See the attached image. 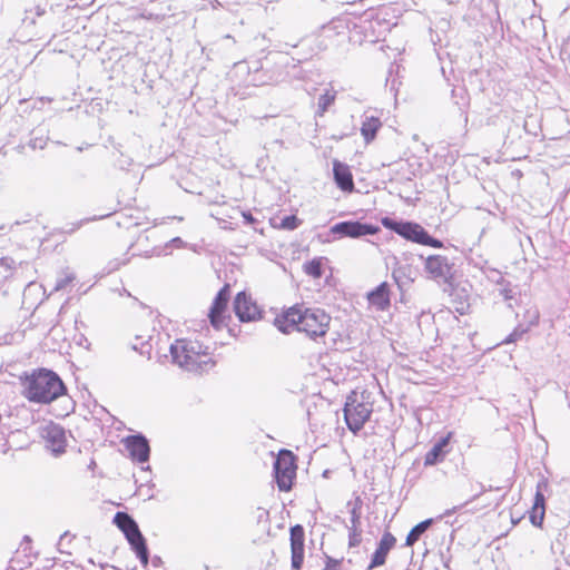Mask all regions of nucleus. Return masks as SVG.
I'll return each instance as SVG.
<instances>
[{"label": "nucleus", "mask_w": 570, "mask_h": 570, "mask_svg": "<svg viewBox=\"0 0 570 570\" xmlns=\"http://www.w3.org/2000/svg\"><path fill=\"white\" fill-rule=\"evenodd\" d=\"M331 317L320 308L292 307L275 324L283 333H291L296 330L309 337L323 336L326 334Z\"/></svg>", "instance_id": "nucleus-1"}, {"label": "nucleus", "mask_w": 570, "mask_h": 570, "mask_svg": "<svg viewBox=\"0 0 570 570\" xmlns=\"http://www.w3.org/2000/svg\"><path fill=\"white\" fill-rule=\"evenodd\" d=\"M66 386L52 371L39 370L27 379L26 397L31 402L50 403L65 394Z\"/></svg>", "instance_id": "nucleus-2"}, {"label": "nucleus", "mask_w": 570, "mask_h": 570, "mask_svg": "<svg viewBox=\"0 0 570 570\" xmlns=\"http://www.w3.org/2000/svg\"><path fill=\"white\" fill-rule=\"evenodd\" d=\"M173 362L188 372L202 373L214 365L209 354L196 341L177 340L170 345Z\"/></svg>", "instance_id": "nucleus-3"}, {"label": "nucleus", "mask_w": 570, "mask_h": 570, "mask_svg": "<svg viewBox=\"0 0 570 570\" xmlns=\"http://www.w3.org/2000/svg\"><path fill=\"white\" fill-rule=\"evenodd\" d=\"M382 224L384 227L396 233L406 240H411L421 245H428L434 248H440L443 246L441 240L432 237L421 225L416 223L384 217L382 219Z\"/></svg>", "instance_id": "nucleus-4"}, {"label": "nucleus", "mask_w": 570, "mask_h": 570, "mask_svg": "<svg viewBox=\"0 0 570 570\" xmlns=\"http://www.w3.org/2000/svg\"><path fill=\"white\" fill-rule=\"evenodd\" d=\"M276 483L281 491H288L296 475L295 458L288 450H282L274 462Z\"/></svg>", "instance_id": "nucleus-5"}, {"label": "nucleus", "mask_w": 570, "mask_h": 570, "mask_svg": "<svg viewBox=\"0 0 570 570\" xmlns=\"http://www.w3.org/2000/svg\"><path fill=\"white\" fill-rule=\"evenodd\" d=\"M234 312L242 322L255 321L261 315L257 305L244 292L236 295Z\"/></svg>", "instance_id": "nucleus-6"}, {"label": "nucleus", "mask_w": 570, "mask_h": 570, "mask_svg": "<svg viewBox=\"0 0 570 570\" xmlns=\"http://www.w3.org/2000/svg\"><path fill=\"white\" fill-rule=\"evenodd\" d=\"M304 529L296 524L291 528L292 568L301 570L304 560Z\"/></svg>", "instance_id": "nucleus-7"}, {"label": "nucleus", "mask_w": 570, "mask_h": 570, "mask_svg": "<svg viewBox=\"0 0 570 570\" xmlns=\"http://www.w3.org/2000/svg\"><path fill=\"white\" fill-rule=\"evenodd\" d=\"M42 436L46 446L55 454L65 452L66 434L62 428L56 424H49L43 429Z\"/></svg>", "instance_id": "nucleus-8"}, {"label": "nucleus", "mask_w": 570, "mask_h": 570, "mask_svg": "<svg viewBox=\"0 0 570 570\" xmlns=\"http://www.w3.org/2000/svg\"><path fill=\"white\" fill-rule=\"evenodd\" d=\"M229 294H230L229 285H225L217 293V295L213 302V305H212L208 316H209L212 325L215 328H219L224 323L223 314L226 309V306H227V303L229 299Z\"/></svg>", "instance_id": "nucleus-9"}, {"label": "nucleus", "mask_w": 570, "mask_h": 570, "mask_svg": "<svg viewBox=\"0 0 570 570\" xmlns=\"http://www.w3.org/2000/svg\"><path fill=\"white\" fill-rule=\"evenodd\" d=\"M126 448L128 449L131 459L145 463L149 460L150 448L148 440L141 435H131L126 439Z\"/></svg>", "instance_id": "nucleus-10"}, {"label": "nucleus", "mask_w": 570, "mask_h": 570, "mask_svg": "<svg viewBox=\"0 0 570 570\" xmlns=\"http://www.w3.org/2000/svg\"><path fill=\"white\" fill-rule=\"evenodd\" d=\"M395 543V537L391 532H384L377 544V548L375 549L374 553L371 557V562L367 567V570H372L374 568L383 566L386 561L389 552L391 551V549H393Z\"/></svg>", "instance_id": "nucleus-11"}, {"label": "nucleus", "mask_w": 570, "mask_h": 570, "mask_svg": "<svg viewBox=\"0 0 570 570\" xmlns=\"http://www.w3.org/2000/svg\"><path fill=\"white\" fill-rule=\"evenodd\" d=\"M362 126L360 128L361 135L363 136L365 144L372 142L377 131L382 127V121L377 110H367L362 115Z\"/></svg>", "instance_id": "nucleus-12"}, {"label": "nucleus", "mask_w": 570, "mask_h": 570, "mask_svg": "<svg viewBox=\"0 0 570 570\" xmlns=\"http://www.w3.org/2000/svg\"><path fill=\"white\" fill-rule=\"evenodd\" d=\"M425 271L434 279H448L451 266L446 257L441 255L429 256L425 261Z\"/></svg>", "instance_id": "nucleus-13"}, {"label": "nucleus", "mask_w": 570, "mask_h": 570, "mask_svg": "<svg viewBox=\"0 0 570 570\" xmlns=\"http://www.w3.org/2000/svg\"><path fill=\"white\" fill-rule=\"evenodd\" d=\"M367 301L377 311H384L390 306V293L387 283H381L373 291L367 293Z\"/></svg>", "instance_id": "nucleus-14"}, {"label": "nucleus", "mask_w": 570, "mask_h": 570, "mask_svg": "<svg viewBox=\"0 0 570 570\" xmlns=\"http://www.w3.org/2000/svg\"><path fill=\"white\" fill-rule=\"evenodd\" d=\"M131 547V549L136 552V556L140 560L144 567H147L149 560V552L146 544V539L144 538L140 530L130 534L126 538Z\"/></svg>", "instance_id": "nucleus-15"}, {"label": "nucleus", "mask_w": 570, "mask_h": 570, "mask_svg": "<svg viewBox=\"0 0 570 570\" xmlns=\"http://www.w3.org/2000/svg\"><path fill=\"white\" fill-rule=\"evenodd\" d=\"M334 178L342 190H353V176L347 166L341 163H334Z\"/></svg>", "instance_id": "nucleus-16"}, {"label": "nucleus", "mask_w": 570, "mask_h": 570, "mask_svg": "<svg viewBox=\"0 0 570 570\" xmlns=\"http://www.w3.org/2000/svg\"><path fill=\"white\" fill-rule=\"evenodd\" d=\"M114 522L126 538L139 530L137 522L126 512H117Z\"/></svg>", "instance_id": "nucleus-17"}, {"label": "nucleus", "mask_w": 570, "mask_h": 570, "mask_svg": "<svg viewBox=\"0 0 570 570\" xmlns=\"http://www.w3.org/2000/svg\"><path fill=\"white\" fill-rule=\"evenodd\" d=\"M330 233L336 238L351 237L356 238V222H342L331 227Z\"/></svg>", "instance_id": "nucleus-18"}, {"label": "nucleus", "mask_w": 570, "mask_h": 570, "mask_svg": "<svg viewBox=\"0 0 570 570\" xmlns=\"http://www.w3.org/2000/svg\"><path fill=\"white\" fill-rule=\"evenodd\" d=\"M433 522L434 519H426L414 525L406 537L405 544L407 547H412L416 541H419L421 535L425 531H428V529L433 524Z\"/></svg>", "instance_id": "nucleus-19"}, {"label": "nucleus", "mask_w": 570, "mask_h": 570, "mask_svg": "<svg viewBox=\"0 0 570 570\" xmlns=\"http://www.w3.org/2000/svg\"><path fill=\"white\" fill-rule=\"evenodd\" d=\"M355 391L351 392V395L347 397V402L344 407V419L345 422L353 434H356V407L353 406L354 400L353 395Z\"/></svg>", "instance_id": "nucleus-20"}, {"label": "nucleus", "mask_w": 570, "mask_h": 570, "mask_svg": "<svg viewBox=\"0 0 570 570\" xmlns=\"http://www.w3.org/2000/svg\"><path fill=\"white\" fill-rule=\"evenodd\" d=\"M445 451L440 450L439 446L433 445L432 449L425 454L424 464L435 465L436 463L443 461Z\"/></svg>", "instance_id": "nucleus-21"}, {"label": "nucleus", "mask_w": 570, "mask_h": 570, "mask_svg": "<svg viewBox=\"0 0 570 570\" xmlns=\"http://www.w3.org/2000/svg\"><path fill=\"white\" fill-rule=\"evenodd\" d=\"M335 100V92H332L331 90H326L325 94H323L318 99V110L317 115L323 116L324 112L327 110V108L334 102Z\"/></svg>", "instance_id": "nucleus-22"}, {"label": "nucleus", "mask_w": 570, "mask_h": 570, "mask_svg": "<svg viewBox=\"0 0 570 570\" xmlns=\"http://www.w3.org/2000/svg\"><path fill=\"white\" fill-rule=\"evenodd\" d=\"M348 512L351 513V523L352 528L350 531V546H354L356 543V503L347 502Z\"/></svg>", "instance_id": "nucleus-23"}, {"label": "nucleus", "mask_w": 570, "mask_h": 570, "mask_svg": "<svg viewBox=\"0 0 570 570\" xmlns=\"http://www.w3.org/2000/svg\"><path fill=\"white\" fill-rule=\"evenodd\" d=\"M304 271L307 275L314 278L322 276V262L321 259H313L304 265Z\"/></svg>", "instance_id": "nucleus-24"}, {"label": "nucleus", "mask_w": 570, "mask_h": 570, "mask_svg": "<svg viewBox=\"0 0 570 570\" xmlns=\"http://www.w3.org/2000/svg\"><path fill=\"white\" fill-rule=\"evenodd\" d=\"M73 279L75 275L72 273H65L57 278L53 291L58 292L66 288Z\"/></svg>", "instance_id": "nucleus-25"}, {"label": "nucleus", "mask_w": 570, "mask_h": 570, "mask_svg": "<svg viewBox=\"0 0 570 570\" xmlns=\"http://www.w3.org/2000/svg\"><path fill=\"white\" fill-rule=\"evenodd\" d=\"M528 330H529V326L528 327L518 326L517 328H514V331L512 333H510L502 341V343L503 344H510V343L517 342L518 340H520L522 337L523 334H525L528 332Z\"/></svg>", "instance_id": "nucleus-26"}, {"label": "nucleus", "mask_w": 570, "mask_h": 570, "mask_svg": "<svg viewBox=\"0 0 570 570\" xmlns=\"http://www.w3.org/2000/svg\"><path fill=\"white\" fill-rule=\"evenodd\" d=\"M544 509L532 508L530 513V521L533 525L540 527L543 522Z\"/></svg>", "instance_id": "nucleus-27"}, {"label": "nucleus", "mask_w": 570, "mask_h": 570, "mask_svg": "<svg viewBox=\"0 0 570 570\" xmlns=\"http://www.w3.org/2000/svg\"><path fill=\"white\" fill-rule=\"evenodd\" d=\"M499 294L505 299L510 301L514 297V291L509 282H504L499 287Z\"/></svg>", "instance_id": "nucleus-28"}, {"label": "nucleus", "mask_w": 570, "mask_h": 570, "mask_svg": "<svg viewBox=\"0 0 570 570\" xmlns=\"http://www.w3.org/2000/svg\"><path fill=\"white\" fill-rule=\"evenodd\" d=\"M542 484H544V483L543 482L538 483L537 492H535V495H534V503H533V507H532V508H538V509H541V510L544 509V502H546L543 492L541 490V485Z\"/></svg>", "instance_id": "nucleus-29"}, {"label": "nucleus", "mask_w": 570, "mask_h": 570, "mask_svg": "<svg viewBox=\"0 0 570 570\" xmlns=\"http://www.w3.org/2000/svg\"><path fill=\"white\" fill-rule=\"evenodd\" d=\"M380 228L377 226H373V225L366 224V223H358V237L365 236V235H373Z\"/></svg>", "instance_id": "nucleus-30"}, {"label": "nucleus", "mask_w": 570, "mask_h": 570, "mask_svg": "<svg viewBox=\"0 0 570 570\" xmlns=\"http://www.w3.org/2000/svg\"><path fill=\"white\" fill-rule=\"evenodd\" d=\"M282 225L287 229H295L297 227V218L295 216H287L283 219Z\"/></svg>", "instance_id": "nucleus-31"}, {"label": "nucleus", "mask_w": 570, "mask_h": 570, "mask_svg": "<svg viewBox=\"0 0 570 570\" xmlns=\"http://www.w3.org/2000/svg\"><path fill=\"white\" fill-rule=\"evenodd\" d=\"M451 433H449L446 436L441 438L434 445L439 446L440 450H444L445 446H448L450 442Z\"/></svg>", "instance_id": "nucleus-32"}, {"label": "nucleus", "mask_w": 570, "mask_h": 570, "mask_svg": "<svg viewBox=\"0 0 570 570\" xmlns=\"http://www.w3.org/2000/svg\"><path fill=\"white\" fill-rule=\"evenodd\" d=\"M168 245H173L177 248H180L185 246V242L180 237H175L169 242Z\"/></svg>", "instance_id": "nucleus-33"}, {"label": "nucleus", "mask_w": 570, "mask_h": 570, "mask_svg": "<svg viewBox=\"0 0 570 570\" xmlns=\"http://www.w3.org/2000/svg\"><path fill=\"white\" fill-rule=\"evenodd\" d=\"M493 282H495L499 286L503 284L505 281L499 272H494L493 276L490 277Z\"/></svg>", "instance_id": "nucleus-34"}, {"label": "nucleus", "mask_w": 570, "mask_h": 570, "mask_svg": "<svg viewBox=\"0 0 570 570\" xmlns=\"http://www.w3.org/2000/svg\"><path fill=\"white\" fill-rule=\"evenodd\" d=\"M370 17H371V14H368L367 12H365L364 14L358 17V20H360L358 29L363 28V24L370 21Z\"/></svg>", "instance_id": "nucleus-35"}, {"label": "nucleus", "mask_w": 570, "mask_h": 570, "mask_svg": "<svg viewBox=\"0 0 570 570\" xmlns=\"http://www.w3.org/2000/svg\"><path fill=\"white\" fill-rule=\"evenodd\" d=\"M538 320H539V312L535 309L531 313V320H530V325H534L538 323Z\"/></svg>", "instance_id": "nucleus-36"}, {"label": "nucleus", "mask_w": 570, "mask_h": 570, "mask_svg": "<svg viewBox=\"0 0 570 570\" xmlns=\"http://www.w3.org/2000/svg\"><path fill=\"white\" fill-rule=\"evenodd\" d=\"M563 51H564V53H567V55L570 57V37H569V38H568V40L564 42Z\"/></svg>", "instance_id": "nucleus-37"}, {"label": "nucleus", "mask_w": 570, "mask_h": 570, "mask_svg": "<svg viewBox=\"0 0 570 570\" xmlns=\"http://www.w3.org/2000/svg\"><path fill=\"white\" fill-rule=\"evenodd\" d=\"M243 217H244V218H245V220H246L247 223H249V224L254 222V218H253V216H252V214H250V213H245V212H244V213H243Z\"/></svg>", "instance_id": "nucleus-38"}, {"label": "nucleus", "mask_w": 570, "mask_h": 570, "mask_svg": "<svg viewBox=\"0 0 570 570\" xmlns=\"http://www.w3.org/2000/svg\"><path fill=\"white\" fill-rule=\"evenodd\" d=\"M69 533L68 532H65L61 537H60V540H59V546H62L63 544V541L68 538Z\"/></svg>", "instance_id": "nucleus-39"}, {"label": "nucleus", "mask_w": 570, "mask_h": 570, "mask_svg": "<svg viewBox=\"0 0 570 570\" xmlns=\"http://www.w3.org/2000/svg\"><path fill=\"white\" fill-rule=\"evenodd\" d=\"M456 510H458V508H456V507H453L452 509L446 510V511L444 512V515H451V514H453Z\"/></svg>", "instance_id": "nucleus-40"}, {"label": "nucleus", "mask_w": 570, "mask_h": 570, "mask_svg": "<svg viewBox=\"0 0 570 570\" xmlns=\"http://www.w3.org/2000/svg\"><path fill=\"white\" fill-rule=\"evenodd\" d=\"M325 570H337V563H333V564H327Z\"/></svg>", "instance_id": "nucleus-41"}, {"label": "nucleus", "mask_w": 570, "mask_h": 570, "mask_svg": "<svg viewBox=\"0 0 570 570\" xmlns=\"http://www.w3.org/2000/svg\"><path fill=\"white\" fill-rule=\"evenodd\" d=\"M357 415H358V419L362 417V422H364L366 420V415L363 416L362 411H358Z\"/></svg>", "instance_id": "nucleus-42"}, {"label": "nucleus", "mask_w": 570, "mask_h": 570, "mask_svg": "<svg viewBox=\"0 0 570 570\" xmlns=\"http://www.w3.org/2000/svg\"><path fill=\"white\" fill-rule=\"evenodd\" d=\"M159 561H160V558H158V557H156V558L154 559V563H155V564H156V563H158Z\"/></svg>", "instance_id": "nucleus-43"}]
</instances>
